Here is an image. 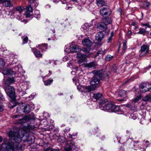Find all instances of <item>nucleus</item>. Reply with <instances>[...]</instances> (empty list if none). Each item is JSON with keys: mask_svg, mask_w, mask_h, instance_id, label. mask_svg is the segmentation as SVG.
I'll return each mask as SVG.
<instances>
[{"mask_svg": "<svg viewBox=\"0 0 151 151\" xmlns=\"http://www.w3.org/2000/svg\"><path fill=\"white\" fill-rule=\"evenodd\" d=\"M26 11L29 12H32L33 11V9L30 5H28L26 8Z\"/></svg>", "mask_w": 151, "mask_h": 151, "instance_id": "obj_36", "label": "nucleus"}, {"mask_svg": "<svg viewBox=\"0 0 151 151\" xmlns=\"http://www.w3.org/2000/svg\"><path fill=\"white\" fill-rule=\"evenodd\" d=\"M97 53H98V54H102L103 53V51L101 50H99L97 52Z\"/></svg>", "mask_w": 151, "mask_h": 151, "instance_id": "obj_56", "label": "nucleus"}, {"mask_svg": "<svg viewBox=\"0 0 151 151\" xmlns=\"http://www.w3.org/2000/svg\"><path fill=\"white\" fill-rule=\"evenodd\" d=\"M76 56L77 58L81 59L82 61H84L86 59V55L81 53H78Z\"/></svg>", "mask_w": 151, "mask_h": 151, "instance_id": "obj_25", "label": "nucleus"}, {"mask_svg": "<svg viewBox=\"0 0 151 151\" xmlns=\"http://www.w3.org/2000/svg\"><path fill=\"white\" fill-rule=\"evenodd\" d=\"M112 70L113 72L116 73L117 71V68L116 65H114L112 68Z\"/></svg>", "mask_w": 151, "mask_h": 151, "instance_id": "obj_45", "label": "nucleus"}, {"mask_svg": "<svg viewBox=\"0 0 151 151\" xmlns=\"http://www.w3.org/2000/svg\"><path fill=\"white\" fill-rule=\"evenodd\" d=\"M137 28H138L137 24V25L136 26H134V27H133V29H136Z\"/></svg>", "mask_w": 151, "mask_h": 151, "instance_id": "obj_62", "label": "nucleus"}, {"mask_svg": "<svg viewBox=\"0 0 151 151\" xmlns=\"http://www.w3.org/2000/svg\"><path fill=\"white\" fill-rule=\"evenodd\" d=\"M68 46H65V47L64 51L66 53H69L70 52H71L70 48L69 49L68 48Z\"/></svg>", "mask_w": 151, "mask_h": 151, "instance_id": "obj_44", "label": "nucleus"}, {"mask_svg": "<svg viewBox=\"0 0 151 151\" xmlns=\"http://www.w3.org/2000/svg\"><path fill=\"white\" fill-rule=\"evenodd\" d=\"M70 137V138L72 139H73V136H75L76 135H70V134H69Z\"/></svg>", "mask_w": 151, "mask_h": 151, "instance_id": "obj_61", "label": "nucleus"}, {"mask_svg": "<svg viewBox=\"0 0 151 151\" xmlns=\"http://www.w3.org/2000/svg\"><path fill=\"white\" fill-rule=\"evenodd\" d=\"M33 3H34V4H35L34 6L35 7H36L38 5V3L36 1H36H35V2H34Z\"/></svg>", "mask_w": 151, "mask_h": 151, "instance_id": "obj_54", "label": "nucleus"}, {"mask_svg": "<svg viewBox=\"0 0 151 151\" xmlns=\"http://www.w3.org/2000/svg\"><path fill=\"white\" fill-rule=\"evenodd\" d=\"M23 111L25 113H29L31 110V107L28 104H25L23 105Z\"/></svg>", "mask_w": 151, "mask_h": 151, "instance_id": "obj_21", "label": "nucleus"}, {"mask_svg": "<svg viewBox=\"0 0 151 151\" xmlns=\"http://www.w3.org/2000/svg\"><path fill=\"white\" fill-rule=\"evenodd\" d=\"M144 5L147 8L149 7L150 4L148 1H145L143 2Z\"/></svg>", "mask_w": 151, "mask_h": 151, "instance_id": "obj_43", "label": "nucleus"}, {"mask_svg": "<svg viewBox=\"0 0 151 151\" xmlns=\"http://www.w3.org/2000/svg\"><path fill=\"white\" fill-rule=\"evenodd\" d=\"M127 98L126 91L123 90H120L119 92L117 99L119 101H125Z\"/></svg>", "mask_w": 151, "mask_h": 151, "instance_id": "obj_9", "label": "nucleus"}, {"mask_svg": "<svg viewBox=\"0 0 151 151\" xmlns=\"http://www.w3.org/2000/svg\"><path fill=\"white\" fill-rule=\"evenodd\" d=\"M43 150L44 151H60L59 149H52L50 147H48L47 148L44 147Z\"/></svg>", "mask_w": 151, "mask_h": 151, "instance_id": "obj_28", "label": "nucleus"}, {"mask_svg": "<svg viewBox=\"0 0 151 151\" xmlns=\"http://www.w3.org/2000/svg\"><path fill=\"white\" fill-rule=\"evenodd\" d=\"M96 4L98 6L101 7L105 5V2L103 0H96Z\"/></svg>", "mask_w": 151, "mask_h": 151, "instance_id": "obj_26", "label": "nucleus"}, {"mask_svg": "<svg viewBox=\"0 0 151 151\" xmlns=\"http://www.w3.org/2000/svg\"><path fill=\"white\" fill-rule=\"evenodd\" d=\"M151 88V84L148 83H144L140 84L139 89L141 92L143 93L148 91Z\"/></svg>", "mask_w": 151, "mask_h": 151, "instance_id": "obj_10", "label": "nucleus"}, {"mask_svg": "<svg viewBox=\"0 0 151 151\" xmlns=\"http://www.w3.org/2000/svg\"><path fill=\"white\" fill-rule=\"evenodd\" d=\"M114 32H111V34L110 37L112 38V37L114 36Z\"/></svg>", "mask_w": 151, "mask_h": 151, "instance_id": "obj_60", "label": "nucleus"}, {"mask_svg": "<svg viewBox=\"0 0 151 151\" xmlns=\"http://www.w3.org/2000/svg\"><path fill=\"white\" fill-rule=\"evenodd\" d=\"M93 28V25L88 23L85 24L82 27V28L84 32H88L91 31Z\"/></svg>", "mask_w": 151, "mask_h": 151, "instance_id": "obj_15", "label": "nucleus"}, {"mask_svg": "<svg viewBox=\"0 0 151 151\" xmlns=\"http://www.w3.org/2000/svg\"><path fill=\"white\" fill-rule=\"evenodd\" d=\"M81 49L80 46L71 43L70 45V49L71 52H77L79 51Z\"/></svg>", "mask_w": 151, "mask_h": 151, "instance_id": "obj_16", "label": "nucleus"}, {"mask_svg": "<svg viewBox=\"0 0 151 151\" xmlns=\"http://www.w3.org/2000/svg\"><path fill=\"white\" fill-rule=\"evenodd\" d=\"M102 96V94L99 93H94L93 98L96 100L99 99Z\"/></svg>", "mask_w": 151, "mask_h": 151, "instance_id": "obj_33", "label": "nucleus"}, {"mask_svg": "<svg viewBox=\"0 0 151 151\" xmlns=\"http://www.w3.org/2000/svg\"><path fill=\"white\" fill-rule=\"evenodd\" d=\"M100 13L101 15L103 17L105 15H110L111 13L109 9L108 8L106 7L101 8L100 9Z\"/></svg>", "mask_w": 151, "mask_h": 151, "instance_id": "obj_14", "label": "nucleus"}, {"mask_svg": "<svg viewBox=\"0 0 151 151\" xmlns=\"http://www.w3.org/2000/svg\"><path fill=\"white\" fill-rule=\"evenodd\" d=\"M73 82L75 83L76 85H77V82H78V78L77 77H75L73 79Z\"/></svg>", "mask_w": 151, "mask_h": 151, "instance_id": "obj_47", "label": "nucleus"}, {"mask_svg": "<svg viewBox=\"0 0 151 151\" xmlns=\"http://www.w3.org/2000/svg\"><path fill=\"white\" fill-rule=\"evenodd\" d=\"M22 39H23V44H25L27 43L28 41V38L27 36H25V37H22Z\"/></svg>", "mask_w": 151, "mask_h": 151, "instance_id": "obj_40", "label": "nucleus"}, {"mask_svg": "<svg viewBox=\"0 0 151 151\" xmlns=\"http://www.w3.org/2000/svg\"><path fill=\"white\" fill-rule=\"evenodd\" d=\"M103 71L102 70H93L92 73L94 75V76L92 78V80L90 82L91 86H93L99 83L100 80L104 77Z\"/></svg>", "mask_w": 151, "mask_h": 151, "instance_id": "obj_2", "label": "nucleus"}, {"mask_svg": "<svg viewBox=\"0 0 151 151\" xmlns=\"http://www.w3.org/2000/svg\"><path fill=\"white\" fill-rule=\"evenodd\" d=\"M5 64V63L3 59L0 58V69L3 68Z\"/></svg>", "mask_w": 151, "mask_h": 151, "instance_id": "obj_37", "label": "nucleus"}, {"mask_svg": "<svg viewBox=\"0 0 151 151\" xmlns=\"http://www.w3.org/2000/svg\"><path fill=\"white\" fill-rule=\"evenodd\" d=\"M0 3L6 7H11L13 6V4L10 0H0Z\"/></svg>", "mask_w": 151, "mask_h": 151, "instance_id": "obj_17", "label": "nucleus"}, {"mask_svg": "<svg viewBox=\"0 0 151 151\" xmlns=\"http://www.w3.org/2000/svg\"><path fill=\"white\" fill-rule=\"evenodd\" d=\"M22 70L21 66L19 65L13 67L12 69H5L3 71L2 73L4 75L14 76L17 77L16 75L20 73Z\"/></svg>", "mask_w": 151, "mask_h": 151, "instance_id": "obj_3", "label": "nucleus"}, {"mask_svg": "<svg viewBox=\"0 0 151 151\" xmlns=\"http://www.w3.org/2000/svg\"><path fill=\"white\" fill-rule=\"evenodd\" d=\"M27 141L28 144H32L34 142V140L32 138H30L29 137L27 138Z\"/></svg>", "mask_w": 151, "mask_h": 151, "instance_id": "obj_39", "label": "nucleus"}, {"mask_svg": "<svg viewBox=\"0 0 151 151\" xmlns=\"http://www.w3.org/2000/svg\"><path fill=\"white\" fill-rule=\"evenodd\" d=\"M36 0H28L30 4H32L36 1Z\"/></svg>", "mask_w": 151, "mask_h": 151, "instance_id": "obj_51", "label": "nucleus"}, {"mask_svg": "<svg viewBox=\"0 0 151 151\" xmlns=\"http://www.w3.org/2000/svg\"><path fill=\"white\" fill-rule=\"evenodd\" d=\"M146 28H145V29L143 28H140L139 29V31L137 32V33L142 35H145L146 32Z\"/></svg>", "mask_w": 151, "mask_h": 151, "instance_id": "obj_31", "label": "nucleus"}, {"mask_svg": "<svg viewBox=\"0 0 151 151\" xmlns=\"http://www.w3.org/2000/svg\"><path fill=\"white\" fill-rule=\"evenodd\" d=\"M107 101L106 99H103L102 100L101 103L102 104L103 103H104L105 102H107Z\"/></svg>", "mask_w": 151, "mask_h": 151, "instance_id": "obj_57", "label": "nucleus"}, {"mask_svg": "<svg viewBox=\"0 0 151 151\" xmlns=\"http://www.w3.org/2000/svg\"><path fill=\"white\" fill-rule=\"evenodd\" d=\"M57 137V140L58 142H60L62 143H63L65 141V139L64 137L61 136L60 135L58 136Z\"/></svg>", "mask_w": 151, "mask_h": 151, "instance_id": "obj_27", "label": "nucleus"}, {"mask_svg": "<svg viewBox=\"0 0 151 151\" xmlns=\"http://www.w3.org/2000/svg\"><path fill=\"white\" fill-rule=\"evenodd\" d=\"M0 99L2 101H4L5 100V99L3 95L1 93H0Z\"/></svg>", "mask_w": 151, "mask_h": 151, "instance_id": "obj_50", "label": "nucleus"}, {"mask_svg": "<svg viewBox=\"0 0 151 151\" xmlns=\"http://www.w3.org/2000/svg\"><path fill=\"white\" fill-rule=\"evenodd\" d=\"M113 105L111 103H108L103 106L101 107V109L106 111L112 112Z\"/></svg>", "mask_w": 151, "mask_h": 151, "instance_id": "obj_11", "label": "nucleus"}, {"mask_svg": "<svg viewBox=\"0 0 151 151\" xmlns=\"http://www.w3.org/2000/svg\"><path fill=\"white\" fill-rule=\"evenodd\" d=\"M149 46L145 45L141 46V50L139 51L140 53L139 55L140 56H142L144 55L147 54L149 52Z\"/></svg>", "mask_w": 151, "mask_h": 151, "instance_id": "obj_13", "label": "nucleus"}, {"mask_svg": "<svg viewBox=\"0 0 151 151\" xmlns=\"http://www.w3.org/2000/svg\"><path fill=\"white\" fill-rule=\"evenodd\" d=\"M113 56L110 55H108L105 58V59L107 61H109L111 60L113 58Z\"/></svg>", "mask_w": 151, "mask_h": 151, "instance_id": "obj_42", "label": "nucleus"}, {"mask_svg": "<svg viewBox=\"0 0 151 151\" xmlns=\"http://www.w3.org/2000/svg\"><path fill=\"white\" fill-rule=\"evenodd\" d=\"M24 9L23 7L19 6L16 7V10L17 13L18 12H19V13L20 14L23 11Z\"/></svg>", "mask_w": 151, "mask_h": 151, "instance_id": "obj_34", "label": "nucleus"}, {"mask_svg": "<svg viewBox=\"0 0 151 151\" xmlns=\"http://www.w3.org/2000/svg\"><path fill=\"white\" fill-rule=\"evenodd\" d=\"M142 26L144 27V26H146V28H150L151 26L148 23H146L145 24L142 23L141 24Z\"/></svg>", "mask_w": 151, "mask_h": 151, "instance_id": "obj_46", "label": "nucleus"}, {"mask_svg": "<svg viewBox=\"0 0 151 151\" xmlns=\"http://www.w3.org/2000/svg\"><path fill=\"white\" fill-rule=\"evenodd\" d=\"M143 100L145 101H151V94H149L145 96L143 99Z\"/></svg>", "mask_w": 151, "mask_h": 151, "instance_id": "obj_29", "label": "nucleus"}, {"mask_svg": "<svg viewBox=\"0 0 151 151\" xmlns=\"http://www.w3.org/2000/svg\"><path fill=\"white\" fill-rule=\"evenodd\" d=\"M112 112H114L118 114H122V112L121 110L120 107L118 106L113 105L112 109Z\"/></svg>", "mask_w": 151, "mask_h": 151, "instance_id": "obj_22", "label": "nucleus"}, {"mask_svg": "<svg viewBox=\"0 0 151 151\" xmlns=\"http://www.w3.org/2000/svg\"><path fill=\"white\" fill-rule=\"evenodd\" d=\"M70 128H68L67 129H65L64 130V132H68L70 131Z\"/></svg>", "mask_w": 151, "mask_h": 151, "instance_id": "obj_55", "label": "nucleus"}, {"mask_svg": "<svg viewBox=\"0 0 151 151\" xmlns=\"http://www.w3.org/2000/svg\"><path fill=\"white\" fill-rule=\"evenodd\" d=\"M97 66L96 64L94 62H91L89 63H87L85 65L86 67L89 68L92 67L95 68Z\"/></svg>", "mask_w": 151, "mask_h": 151, "instance_id": "obj_24", "label": "nucleus"}, {"mask_svg": "<svg viewBox=\"0 0 151 151\" xmlns=\"http://www.w3.org/2000/svg\"><path fill=\"white\" fill-rule=\"evenodd\" d=\"M112 38L109 37L108 39V40L107 41L108 43H109L111 42V41L112 40Z\"/></svg>", "mask_w": 151, "mask_h": 151, "instance_id": "obj_53", "label": "nucleus"}, {"mask_svg": "<svg viewBox=\"0 0 151 151\" xmlns=\"http://www.w3.org/2000/svg\"><path fill=\"white\" fill-rule=\"evenodd\" d=\"M69 144V147H66L65 148V151H77L78 149V147L76 145V144L73 141H71L67 142Z\"/></svg>", "mask_w": 151, "mask_h": 151, "instance_id": "obj_8", "label": "nucleus"}, {"mask_svg": "<svg viewBox=\"0 0 151 151\" xmlns=\"http://www.w3.org/2000/svg\"><path fill=\"white\" fill-rule=\"evenodd\" d=\"M5 91L7 95L11 99L12 101H14L16 98L14 88L12 86L8 87L6 89Z\"/></svg>", "mask_w": 151, "mask_h": 151, "instance_id": "obj_6", "label": "nucleus"}, {"mask_svg": "<svg viewBox=\"0 0 151 151\" xmlns=\"http://www.w3.org/2000/svg\"><path fill=\"white\" fill-rule=\"evenodd\" d=\"M34 53L36 57H40L42 56V55L40 53V51L38 50H35Z\"/></svg>", "mask_w": 151, "mask_h": 151, "instance_id": "obj_30", "label": "nucleus"}, {"mask_svg": "<svg viewBox=\"0 0 151 151\" xmlns=\"http://www.w3.org/2000/svg\"><path fill=\"white\" fill-rule=\"evenodd\" d=\"M127 48V46L126 44V42L125 41L123 43V50L121 53L122 55H123L124 54L125 51V50Z\"/></svg>", "mask_w": 151, "mask_h": 151, "instance_id": "obj_35", "label": "nucleus"}, {"mask_svg": "<svg viewBox=\"0 0 151 151\" xmlns=\"http://www.w3.org/2000/svg\"><path fill=\"white\" fill-rule=\"evenodd\" d=\"M42 49L43 50H46L47 48V45L46 44H44L42 45Z\"/></svg>", "mask_w": 151, "mask_h": 151, "instance_id": "obj_48", "label": "nucleus"}, {"mask_svg": "<svg viewBox=\"0 0 151 151\" xmlns=\"http://www.w3.org/2000/svg\"><path fill=\"white\" fill-rule=\"evenodd\" d=\"M82 44L86 47L83 48L82 51L84 52L88 53L91 50V47L93 45L92 41L88 38H86L83 40Z\"/></svg>", "mask_w": 151, "mask_h": 151, "instance_id": "obj_4", "label": "nucleus"}, {"mask_svg": "<svg viewBox=\"0 0 151 151\" xmlns=\"http://www.w3.org/2000/svg\"><path fill=\"white\" fill-rule=\"evenodd\" d=\"M35 116L33 114H32L24 116V117L17 119V123L23 124L26 123L27 121L31 120H34L35 119Z\"/></svg>", "mask_w": 151, "mask_h": 151, "instance_id": "obj_5", "label": "nucleus"}, {"mask_svg": "<svg viewBox=\"0 0 151 151\" xmlns=\"http://www.w3.org/2000/svg\"><path fill=\"white\" fill-rule=\"evenodd\" d=\"M12 77L8 78L5 82V84L7 86H9L10 84L14 83L15 81L14 78L16 76H12Z\"/></svg>", "mask_w": 151, "mask_h": 151, "instance_id": "obj_19", "label": "nucleus"}, {"mask_svg": "<svg viewBox=\"0 0 151 151\" xmlns=\"http://www.w3.org/2000/svg\"><path fill=\"white\" fill-rule=\"evenodd\" d=\"M7 134L11 139L6 143L7 139H3L1 147L5 151H21L22 146L21 143L24 136L20 135L19 132L11 130L7 132Z\"/></svg>", "mask_w": 151, "mask_h": 151, "instance_id": "obj_1", "label": "nucleus"}, {"mask_svg": "<svg viewBox=\"0 0 151 151\" xmlns=\"http://www.w3.org/2000/svg\"><path fill=\"white\" fill-rule=\"evenodd\" d=\"M141 98V97L140 96H137L136 97L135 99H133L132 102H136L140 100Z\"/></svg>", "mask_w": 151, "mask_h": 151, "instance_id": "obj_41", "label": "nucleus"}, {"mask_svg": "<svg viewBox=\"0 0 151 151\" xmlns=\"http://www.w3.org/2000/svg\"><path fill=\"white\" fill-rule=\"evenodd\" d=\"M16 10L14 9L12 10L9 13L7 12L3 8L0 7V18L6 17L9 15H12V14L17 13Z\"/></svg>", "mask_w": 151, "mask_h": 151, "instance_id": "obj_7", "label": "nucleus"}, {"mask_svg": "<svg viewBox=\"0 0 151 151\" xmlns=\"http://www.w3.org/2000/svg\"><path fill=\"white\" fill-rule=\"evenodd\" d=\"M98 29H101L103 31H106L107 29L106 25L104 22H100L98 23L97 25Z\"/></svg>", "mask_w": 151, "mask_h": 151, "instance_id": "obj_20", "label": "nucleus"}, {"mask_svg": "<svg viewBox=\"0 0 151 151\" xmlns=\"http://www.w3.org/2000/svg\"><path fill=\"white\" fill-rule=\"evenodd\" d=\"M53 79L47 80L44 81V83L45 86H48L50 85L53 81Z\"/></svg>", "mask_w": 151, "mask_h": 151, "instance_id": "obj_38", "label": "nucleus"}, {"mask_svg": "<svg viewBox=\"0 0 151 151\" xmlns=\"http://www.w3.org/2000/svg\"><path fill=\"white\" fill-rule=\"evenodd\" d=\"M4 110V108L3 106L0 105V111H2Z\"/></svg>", "mask_w": 151, "mask_h": 151, "instance_id": "obj_58", "label": "nucleus"}, {"mask_svg": "<svg viewBox=\"0 0 151 151\" xmlns=\"http://www.w3.org/2000/svg\"><path fill=\"white\" fill-rule=\"evenodd\" d=\"M68 57L67 56H65L63 58V61L65 62L68 60Z\"/></svg>", "mask_w": 151, "mask_h": 151, "instance_id": "obj_49", "label": "nucleus"}, {"mask_svg": "<svg viewBox=\"0 0 151 151\" xmlns=\"http://www.w3.org/2000/svg\"><path fill=\"white\" fill-rule=\"evenodd\" d=\"M82 87V86H77V89L78 90L80 91H81V88Z\"/></svg>", "mask_w": 151, "mask_h": 151, "instance_id": "obj_59", "label": "nucleus"}, {"mask_svg": "<svg viewBox=\"0 0 151 151\" xmlns=\"http://www.w3.org/2000/svg\"><path fill=\"white\" fill-rule=\"evenodd\" d=\"M103 22L106 25L112 23V20L111 17H106L102 19Z\"/></svg>", "mask_w": 151, "mask_h": 151, "instance_id": "obj_23", "label": "nucleus"}, {"mask_svg": "<svg viewBox=\"0 0 151 151\" xmlns=\"http://www.w3.org/2000/svg\"><path fill=\"white\" fill-rule=\"evenodd\" d=\"M96 88V87L95 86H82L81 89V91L87 93L94 90Z\"/></svg>", "mask_w": 151, "mask_h": 151, "instance_id": "obj_12", "label": "nucleus"}, {"mask_svg": "<svg viewBox=\"0 0 151 151\" xmlns=\"http://www.w3.org/2000/svg\"><path fill=\"white\" fill-rule=\"evenodd\" d=\"M64 1H61L62 4H65L66 3V0H63Z\"/></svg>", "mask_w": 151, "mask_h": 151, "instance_id": "obj_64", "label": "nucleus"}, {"mask_svg": "<svg viewBox=\"0 0 151 151\" xmlns=\"http://www.w3.org/2000/svg\"><path fill=\"white\" fill-rule=\"evenodd\" d=\"M137 25V23L136 22H132L131 24V25H132V26H136Z\"/></svg>", "mask_w": 151, "mask_h": 151, "instance_id": "obj_52", "label": "nucleus"}, {"mask_svg": "<svg viewBox=\"0 0 151 151\" xmlns=\"http://www.w3.org/2000/svg\"><path fill=\"white\" fill-rule=\"evenodd\" d=\"M105 35L102 32H99L96 34V39L99 42H101L104 37Z\"/></svg>", "mask_w": 151, "mask_h": 151, "instance_id": "obj_18", "label": "nucleus"}, {"mask_svg": "<svg viewBox=\"0 0 151 151\" xmlns=\"http://www.w3.org/2000/svg\"><path fill=\"white\" fill-rule=\"evenodd\" d=\"M34 12V17L37 19L39 18L40 17V15L39 10H35Z\"/></svg>", "mask_w": 151, "mask_h": 151, "instance_id": "obj_32", "label": "nucleus"}, {"mask_svg": "<svg viewBox=\"0 0 151 151\" xmlns=\"http://www.w3.org/2000/svg\"><path fill=\"white\" fill-rule=\"evenodd\" d=\"M3 140V138L2 137L0 136V143L1 142H2Z\"/></svg>", "mask_w": 151, "mask_h": 151, "instance_id": "obj_63", "label": "nucleus"}]
</instances>
